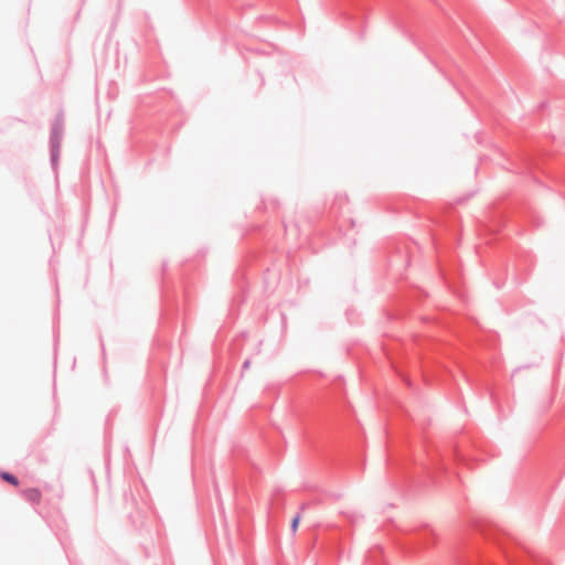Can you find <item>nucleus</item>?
Here are the masks:
<instances>
[{
	"instance_id": "f257e3e1",
	"label": "nucleus",
	"mask_w": 565,
	"mask_h": 565,
	"mask_svg": "<svg viewBox=\"0 0 565 565\" xmlns=\"http://www.w3.org/2000/svg\"><path fill=\"white\" fill-rule=\"evenodd\" d=\"M20 495L32 507L40 505L42 501V492L38 488H26L20 490Z\"/></svg>"
},
{
	"instance_id": "f03ea898",
	"label": "nucleus",
	"mask_w": 565,
	"mask_h": 565,
	"mask_svg": "<svg viewBox=\"0 0 565 565\" xmlns=\"http://www.w3.org/2000/svg\"><path fill=\"white\" fill-rule=\"evenodd\" d=\"M0 478L12 486L17 487L19 484V479L10 472L0 471Z\"/></svg>"
},
{
	"instance_id": "7ed1b4c3",
	"label": "nucleus",
	"mask_w": 565,
	"mask_h": 565,
	"mask_svg": "<svg viewBox=\"0 0 565 565\" xmlns=\"http://www.w3.org/2000/svg\"><path fill=\"white\" fill-rule=\"evenodd\" d=\"M300 513H297L294 519L291 520V524H290V527H291V531L292 533H296L297 529H298V525H299V522H300Z\"/></svg>"
},
{
	"instance_id": "20e7f679",
	"label": "nucleus",
	"mask_w": 565,
	"mask_h": 565,
	"mask_svg": "<svg viewBox=\"0 0 565 565\" xmlns=\"http://www.w3.org/2000/svg\"><path fill=\"white\" fill-rule=\"evenodd\" d=\"M305 508H306V505H305V504H302V505L300 507V510L302 511V510H305Z\"/></svg>"
}]
</instances>
